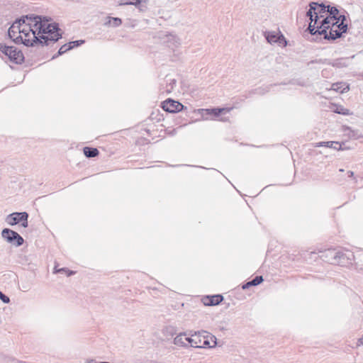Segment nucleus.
Listing matches in <instances>:
<instances>
[{"instance_id":"obj_15","label":"nucleus","mask_w":363,"mask_h":363,"mask_svg":"<svg viewBox=\"0 0 363 363\" xmlns=\"http://www.w3.org/2000/svg\"><path fill=\"white\" fill-rule=\"evenodd\" d=\"M345 145V143H339L336 141H328V142H320L317 143L316 147H327L330 148H333L336 150H346L347 147H343L342 145Z\"/></svg>"},{"instance_id":"obj_29","label":"nucleus","mask_w":363,"mask_h":363,"mask_svg":"<svg viewBox=\"0 0 363 363\" xmlns=\"http://www.w3.org/2000/svg\"><path fill=\"white\" fill-rule=\"evenodd\" d=\"M176 84V80L174 79H169V82L167 86L166 91L169 94L171 93Z\"/></svg>"},{"instance_id":"obj_16","label":"nucleus","mask_w":363,"mask_h":363,"mask_svg":"<svg viewBox=\"0 0 363 363\" xmlns=\"http://www.w3.org/2000/svg\"><path fill=\"white\" fill-rule=\"evenodd\" d=\"M22 214H24V212L12 213L6 217L5 220L10 225H16L21 222V219L22 218H21Z\"/></svg>"},{"instance_id":"obj_14","label":"nucleus","mask_w":363,"mask_h":363,"mask_svg":"<svg viewBox=\"0 0 363 363\" xmlns=\"http://www.w3.org/2000/svg\"><path fill=\"white\" fill-rule=\"evenodd\" d=\"M223 300L222 295L206 296L202 298V301L205 306H216Z\"/></svg>"},{"instance_id":"obj_28","label":"nucleus","mask_w":363,"mask_h":363,"mask_svg":"<svg viewBox=\"0 0 363 363\" xmlns=\"http://www.w3.org/2000/svg\"><path fill=\"white\" fill-rule=\"evenodd\" d=\"M21 225L23 228H27L28 227V213L26 212H24V214H22L21 216Z\"/></svg>"},{"instance_id":"obj_5","label":"nucleus","mask_w":363,"mask_h":363,"mask_svg":"<svg viewBox=\"0 0 363 363\" xmlns=\"http://www.w3.org/2000/svg\"><path fill=\"white\" fill-rule=\"evenodd\" d=\"M25 21L26 19L24 17L16 20L8 30V35L9 38L16 44H19V42H23L21 30L25 24Z\"/></svg>"},{"instance_id":"obj_31","label":"nucleus","mask_w":363,"mask_h":363,"mask_svg":"<svg viewBox=\"0 0 363 363\" xmlns=\"http://www.w3.org/2000/svg\"><path fill=\"white\" fill-rule=\"evenodd\" d=\"M68 272L67 273V276L68 277L74 274V272L67 270L65 268L57 269V267H55V269H54V273H60V272Z\"/></svg>"},{"instance_id":"obj_25","label":"nucleus","mask_w":363,"mask_h":363,"mask_svg":"<svg viewBox=\"0 0 363 363\" xmlns=\"http://www.w3.org/2000/svg\"><path fill=\"white\" fill-rule=\"evenodd\" d=\"M332 66L337 68H342L347 67L345 60L342 58L335 60L332 63Z\"/></svg>"},{"instance_id":"obj_6","label":"nucleus","mask_w":363,"mask_h":363,"mask_svg":"<svg viewBox=\"0 0 363 363\" xmlns=\"http://www.w3.org/2000/svg\"><path fill=\"white\" fill-rule=\"evenodd\" d=\"M309 9L306 13V16L309 17L310 21H318L320 18H325L324 14H327L328 6L324 4H318L316 2H311L309 4Z\"/></svg>"},{"instance_id":"obj_3","label":"nucleus","mask_w":363,"mask_h":363,"mask_svg":"<svg viewBox=\"0 0 363 363\" xmlns=\"http://www.w3.org/2000/svg\"><path fill=\"white\" fill-rule=\"evenodd\" d=\"M216 339L208 333L206 335H201L200 333H195L191 336L190 347L196 348L213 347L216 344Z\"/></svg>"},{"instance_id":"obj_26","label":"nucleus","mask_w":363,"mask_h":363,"mask_svg":"<svg viewBox=\"0 0 363 363\" xmlns=\"http://www.w3.org/2000/svg\"><path fill=\"white\" fill-rule=\"evenodd\" d=\"M112 25L113 27H118L122 24V20L117 17H109V20L106 24Z\"/></svg>"},{"instance_id":"obj_8","label":"nucleus","mask_w":363,"mask_h":363,"mask_svg":"<svg viewBox=\"0 0 363 363\" xmlns=\"http://www.w3.org/2000/svg\"><path fill=\"white\" fill-rule=\"evenodd\" d=\"M1 237L4 240H5L8 243L18 247L21 246L24 240L17 232L11 230L9 228H4L1 231Z\"/></svg>"},{"instance_id":"obj_9","label":"nucleus","mask_w":363,"mask_h":363,"mask_svg":"<svg viewBox=\"0 0 363 363\" xmlns=\"http://www.w3.org/2000/svg\"><path fill=\"white\" fill-rule=\"evenodd\" d=\"M308 30L312 35H323L325 39L328 40H331V38H329V35H330L329 26L324 25L322 26V21L320 22L319 26L318 25V21H315V20H313V21H311Z\"/></svg>"},{"instance_id":"obj_1","label":"nucleus","mask_w":363,"mask_h":363,"mask_svg":"<svg viewBox=\"0 0 363 363\" xmlns=\"http://www.w3.org/2000/svg\"><path fill=\"white\" fill-rule=\"evenodd\" d=\"M28 23L25 27H31V30L43 40V45H48L50 42L56 43L62 38L61 29L57 23H50L51 18L47 16L30 15L24 17Z\"/></svg>"},{"instance_id":"obj_36","label":"nucleus","mask_w":363,"mask_h":363,"mask_svg":"<svg viewBox=\"0 0 363 363\" xmlns=\"http://www.w3.org/2000/svg\"><path fill=\"white\" fill-rule=\"evenodd\" d=\"M170 36H171V37H172V38H174V39H176V38H177V40H179V39H178L175 35H171Z\"/></svg>"},{"instance_id":"obj_18","label":"nucleus","mask_w":363,"mask_h":363,"mask_svg":"<svg viewBox=\"0 0 363 363\" xmlns=\"http://www.w3.org/2000/svg\"><path fill=\"white\" fill-rule=\"evenodd\" d=\"M274 43H277L281 48H285L288 45L289 41L279 28L278 33H275L274 32Z\"/></svg>"},{"instance_id":"obj_4","label":"nucleus","mask_w":363,"mask_h":363,"mask_svg":"<svg viewBox=\"0 0 363 363\" xmlns=\"http://www.w3.org/2000/svg\"><path fill=\"white\" fill-rule=\"evenodd\" d=\"M0 51L7 56L10 61L16 64H21L24 60L23 52L14 46L0 43Z\"/></svg>"},{"instance_id":"obj_37","label":"nucleus","mask_w":363,"mask_h":363,"mask_svg":"<svg viewBox=\"0 0 363 363\" xmlns=\"http://www.w3.org/2000/svg\"><path fill=\"white\" fill-rule=\"evenodd\" d=\"M359 341L361 342V343L363 344V338L359 339Z\"/></svg>"},{"instance_id":"obj_34","label":"nucleus","mask_w":363,"mask_h":363,"mask_svg":"<svg viewBox=\"0 0 363 363\" xmlns=\"http://www.w3.org/2000/svg\"><path fill=\"white\" fill-rule=\"evenodd\" d=\"M86 363H110V362H96L93 359H86Z\"/></svg>"},{"instance_id":"obj_33","label":"nucleus","mask_w":363,"mask_h":363,"mask_svg":"<svg viewBox=\"0 0 363 363\" xmlns=\"http://www.w3.org/2000/svg\"><path fill=\"white\" fill-rule=\"evenodd\" d=\"M0 299L4 303H9L10 302V298L7 296H6L4 294H3L0 291Z\"/></svg>"},{"instance_id":"obj_21","label":"nucleus","mask_w":363,"mask_h":363,"mask_svg":"<svg viewBox=\"0 0 363 363\" xmlns=\"http://www.w3.org/2000/svg\"><path fill=\"white\" fill-rule=\"evenodd\" d=\"M262 276H256L253 279L244 284L242 286V289H249L250 286H257L263 281Z\"/></svg>"},{"instance_id":"obj_20","label":"nucleus","mask_w":363,"mask_h":363,"mask_svg":"<svg viewBox=\"0 0 363 363\" xmlns=\"http://www.w3.org/2000/svg\"><path fill=\"white\" fill-rule=\"evenodd\" d=\"M203 116H213L218 117L220 113L225 111V108H210V109H202Z\"/></svg>"},{"instance_id":"obj_23","label":"nucleus","mask_w":363,"mask_h":363,"mask_svg":"<svg viewBox=\"0 0 363 363\" xmlns=\"http://www.w3.org/2000/svg\"><path fill=\"white\" fill-rule=\"evenodd\" d=\"M343 130L345 132L347 131V135L350 138L353 139H358L362 137V135H359L358 133V130H352L350 127L344 125L343 126Z\"/></svg>"},{"instance_id":"obj_2","label":"nucleus","mask_w":363,"mask_h":363,"mask_svg":"<svg viewBox=\"0 0 363 363\" xmlns=\"http://www.w3.org/2000/svg\"><path fill=\"white\" fill-rule=\"evenodd\" d=\"M347 18L345 14L340 13L337 16L336 19L329 26L330 34L329 38L332 40L340 38L342 33L347 30Z\"/></svg>"},{"instance_id":"obj_7","label":"nucleus","mask_w":363,"mask_h":363,"mask_svg":"<svg viewBox=\"0 0 363 363\" xmlns=\"http://www.w3.org/2000/svg\"><path fill=\"white\" fill-rule=\"evenodd\" d=\"M30 28L31 27H25L23 26L21 30L23 42H19V44H23L27 47L33 46L38 43L43 45V40L36 35V33H34Z\"/></svg>"},{"instance_id":"obj_10","label":"nucleus","mask_w":363,"mask_h":363,"mask_svg":"<svg viewBox=\"0 0 363 363\" xmlns=\"http://www.w3.org/2000/svg\"><path fill=\"white\" fill-rule=\"evenodd\" d=\"M162 107L167 112L177 113L183 109L184 106L179 101L168 99L162 102Z\"/></svg>"},{"instance_id":"obj_17","label":"nucleus","mask_w":363,"mask_h":363,"mask_svg":"<svg viewBox=\"0 0 363 363\" xmlns=\"http://www.w3.org/2000/svg\"><path fill=\"white\" fill-rule=\"evenodd\" d=\"M190 340L191 337H187L185 334H179L174 339V343L177 346L189 347Z\"/></svg>"},{"instance_id":"obj_32","label":"nucleus","mask_w":363,"mask_h":363,"mask_svg":"<svg viewBox=\"0 0 363 363\" xmlns=\"http://www.w3.org/2000/svg\"><path fill=\"white\" fill-rule=\"evenodd\" d=\"M84 43V40H74L69 43V46L71 47V49L78 47L83 44Z\"/></svg>"},{"instance_id":"obj_35","label":"nucleus","mask_w":363,"mask_h":363,"mask_svg":"<svg viewBox=\"0 0 363 363\" xmlns=\"http://www.w3.org/2000/svg\"><path fill=\"white\" fill-rule=\"evenodd\" d=\"M347 175L349 177H352L354 176V172L352 171H348Z\"/></svg>"},{"instance_id":"obj_30","label":"nucleus","mask_w":363,"mask_h":363,"mask_svg":"<svg viewBox=\"0 0 363 363\" xmlns=\"http://www.w3.org/2000/svg\"><path fill=\"white\" fill-rule=\"evenodd\" d=\"M264 36L267 40V43L269 44H272V32L271 31H264Z\"/></svg>"},{"instance_id":"obj_13","label":"nucleus","mask_w":363,"mask_h":363,"mask_svg":"<svg viewBox=\"0 0 363 363\" xmlns=\"http://www.w3.org/2000/svg\"><path fill=\"white\" fill-rule=\"evenodd\" d=\"M321 257H325L327 259L328 262H336L338 259H340L344 254L340 251H337L335 249H328L324 252H322Z\"/></svg>"},{"instance_id":"obj_19","label":"nucleus","mask_w":363,"mask_h":363,"mask_svg":"<svg viewBox=\"0 0 363 363\" xmlns=\"http://www.w3.org/2000/svg\"><path fill=\"white\" fill-rule=\"evenodd\" d=\"M331 90H333L336 92L339 93H345L347 92L350 90V85L347 84L346 82H336L333 83L331 85Z\"/></svg>"},{"instance_id":"obj_11","label":"nucleus","mask_w":363,"mask_h":363,"mask_svg":"<svg viewBox=\"0 0 363 363\" xmlns=\"http://www.w3.org/2000/svg\"><path fill=\"white\" fill-rule=\"evenodd\" d=\"M149 0H121L119 5H133L135 6L140 12L144 13L147 10V4Z\"/></svg>"},{"instance_id":"obj_12","label":"nucleus","mask_w":363,"mask_h":363,"mask_svg":"<svg viewBox=\"0 0 363 363\" xmlns=\"http://www.w3.org/2000/svg\"><path fill=\"white\" fill-rule=\"evenodd\" d=\"M327 9L328 10L327 11L328 16L322 20V26L324 25L330 26L332 22L336 19L337 16L340 13L338 9L336 6H331L328 5Z\"/></svg>"},{"instance_id":"obj_22","label":"nucleus","mask_w":363,"mask_h":363,"mask_svg":"<svg viewBox=\"0 0 363 363\" xmlns=\"http://www.w3.org/2000/svg\"><path fill=\"white\" fill-rule=\"evenodd\" d=\"M83 152L84 155L89 158L95 157L99 154L98 149L91 147H84L83 148Z\"/></svg>"},{"instance_id":"obj_24","label":"nucleus","mask_w":363,"mask_h":363,"mask_svg":"<svg viewBox=\"0 0 363 363\" xmlns=\"http://www.w3.org/2000/svg\"><path fill=\"white\" fill-rule=\"evenodd\" d=\"M335 107L336 108L333 111L336 113L344 115V116H349V115L352 114V113L350 112V111L349 109L345 108L344 106H342L341 105H336Z\"/></svg>"},{"instance_id":"obj_27","label":"nucleus","mask_w":363,"mask_h":363,"mask_svg":"<svg viewBox=\"0 0 363 363\" xmlns=\"http://www.w3.org/2000/svg\"><path fill=\"white\" fill-rule=\"evenodd\" d=\"M69 50H71V47L69 46V43L63 45L59 49L57 55L53 56V58H55L56 57L62 55V54L65 53L66 52H67Z\"/></svg>"}]
</instances>
